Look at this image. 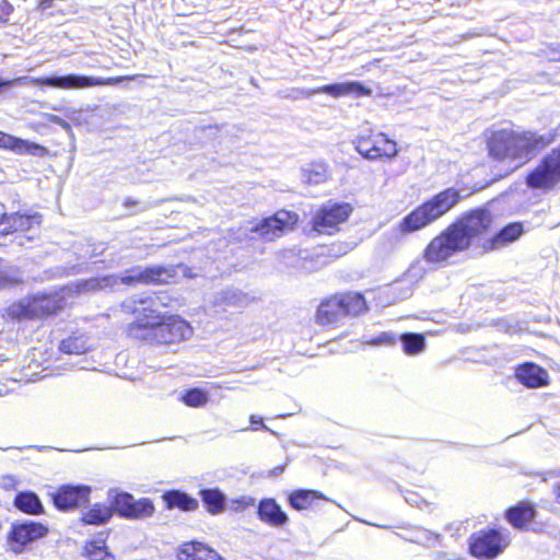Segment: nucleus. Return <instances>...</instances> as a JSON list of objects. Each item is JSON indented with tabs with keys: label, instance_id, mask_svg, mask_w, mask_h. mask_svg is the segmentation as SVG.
I'll return each instance as SVG.
<instances>
[{
	"label": "nucleus",
	"instance_id": "nucleus-1",
	"mask_svg": "<svg viewBox=\"0 0 560 560\" xmlns=\"http://www.w3.org/2000/svg\"><path fill=\"white\" fill-rule=\"evenodd\" d=\"M158 296H139L124 302V308L135 315L128 325V335L132 338L156 345H173L188 339L192 335L190 324L177 315L162 317L154 308Z\"/></svg>",
	"mask_w": 560,
	"mask_h": 560
},
{
	"label": "nucleus",
	"instance_id": "nucleus-2",
	"mask_svg": "<svg viewBox=\"0 0 560 560\" xmlns=\"http://www.w3.org/2000/svg\"><path fill=\"white\" fill-rule=\"evenodd\" d=\"M492 214L485 207L464 212L427 246L423 257L429 262H441L468 249L472 242L488 232Z\"/></svg>",
	"mask_w": 560,
	"mask_h": 560
},
{
	"label": "nucleus",
	"instance_id": "nucleus-3",
	"mask_svg": "<svg viewBox=\"0 0 560 560\" xmlns=\"http://www.w3.org/2000/svg\"><path fill=\"white\" fill-rule=\"evenodd\" d=\"M555 139L553 130L539 133L529 130L516 132L512 129H500L491 132L487 147L489 155L494 160L509 159L513 163L505 173L508 175L552 143Z\"/></svg>",
	"mask_w": 560,
	"mask_h": 560
},
{
	"label": "nucleus",
	"instance_id": "nucleus-4",
	"mask_svg": "<svg viewBox=\"0 0 560 560\" xmlns=\"http://www.w3.org/2000/svg\"><path fill=\"white\" fill-rule=\"evenodd\" d=\"M460 200V190L455 187H447L405 215L399 224L392 228L386 235L390 242L397 243L404 235L420 231L444 217Z\"/></svg>",
	"mask_w": 560,
	"mask_h": 560
},
{
	"label": "nucleus",
	"instance_id": "nucleus-5",
	"mask_svg": "<svg viewBox=\"0 0 560 560\" xmlns=\"http://www.w3.org/2000/svg\"><path fill=\"white\" fill-rule=\"evenodd\" d=\"M122 79L124 78L104 79L101 77L86 75L82 73L51 74L37 79L28 75L9 79L0 75V95L4 94L13 88L23 86L31 83L61 90H82L94 86L109 85L115 82H119Z\"/></svg>",
	"mask_w": 560,
	"mask_h": 560
},
{
	"label": "nucleus",
	"instance_id": "nucleus-6",
	"mask_svg": "<svg viewBox=\"0 0 560 560\" xmlns=\"http://www.w3.org/2000/svg\"><path fill=\"white\" fill-rule=\"evenodd\" d=\"M366 310L363 294L348 292L335 294L322 301L317 307L316 320L322 326H338L348 316H358Z\"/></svg>",
	"mask_w": 560,
	"mask_h": 560
},
{
	"label": "nucleus",
	"instance_id": "nucleus-7",
	"mask_svg": "<svg viewBox=\"0 0 560 560\" xmlns=\"http://www.w3.org/2000/svg\"><path fill=\"white\" fill-rule=\"evenodd\" d=\"M299 222V214L294 211L281 209L271 215L249 222L241 241L273 242L292 231Z\"/></svg>",
	"mask_w": 560,
	"mask_h": 560
},
{
	"label": "nucleus",
	"instance_id": "nucleus-8",
	"mask_svg": "<svg viewBox=\"0 0 560 560\" xmlns=\"http://www.w3.org/2000/svg\"><path fill=\"white\" fill-rule=\"evenodd\" d=\"M510 545L508 535L499 528H486L472 533L468 538V551L478 560H494Z\"/></svg>",
	"mask_w": 560,
	"mask_h": 560
},
{
	"label": "nucleus",
	"instance_id": "nucleus-9",
	"mask_svg": "<svg viewBox=\"0 0 560 560\" xmlns=\"http://www.w3.org/2000/svg\"><path fill=\"white\" fill-rule=\"evenodd\" d=\"M348 202H328L323 205L311 220L312 229L307 232L311 237L320 234L332 235L339 231V225L346 222L352 213Z\"/></svg>",
	"mask_w": 560,
	"mask_h": 560
},
{
	"label": "nucleus",
	"instance_id": "nucleus-10",
	"mask_svg": "<svg viewBox=\"0 0 560 560\" xmlns=\"http://www.w3.org/2000/svg\"><path fill=\"white\" fill-rule=\"evenodd\" d=\"M49 533L47 525L32 521H15L11 524L7 534V545L9 550L15 555H22L37 542L45 538Z\"/></svg>",
	"mask_w": 560,
	"mask_h": 560
},
{
	"label": "nucleus",
	"instance_id": "nucleus-11",
	"mask_svg": "<svg viewBox=\"0 0 560 560\" xmlns=\"http://www.w3.org/2000/svg\"><path fill=\"white\" fill-rule=\"evenodd\" d=\"M372 89L361 81L350 80L325 84L314 89H291L284 97L292 100L310 98L316 94H327L334 98L353 96L357 98L371 96Z\"/></svg>",
	"mask_w": 560,
	"mask_h": 560
},
{
	"label": "nucleus",
	"instance_id": "nucleus-12",
	"mask_svg": "<svg viewBox=\"0 0 560 560\" xmlns=\"http://www.w3.org/2000/svg\"><path fill=\"white\" fill-rule=\"evenodd\" d=\"M108 500L114 513L127 520L151 516L155 510L151 499H135L131 493L118 489L108 490Z\"/></svg>",
	"mask_w": 560,
	"mask_h": 560
},
{
	"label": "nucleus",
	"instance_id": "nucleus-13",
	"mask_svg": "<svg viewBox=\"0 0 560 560\" xmlns=\"http://www.w3.org/2000/svg\"><path fill=\"white\" fill-rule=\"evenodd\" d=\"M560 182V145L545 155L539 164L526 176L532 189H551Z\"/></svg>",
	"mask_w": 560,
	"mask_h": 560
},
{
	"label": "nucleus",
	"instance_id": "nucleus-14",
	"mask_svg": "<svg viewBox=\"0 0 560 560\" xmlns=\"http://www.w3.org/2000/svg\"><path fill=\"white\" fill-rule=\"evenodd\" d=\"M177 276V267L173 265L163 266H136L127 269L119 276L120 284H163L168 283Z\"/></svg>",
	"mask_w": 560,
	"mask_h": 560
},
{
	"label": "nucleus",
	"instance_id": "nucleus-15",
	"mask_svg": "<svg viewBox=\"0 0 560 560\" xmlns=\"http://www.w3.org/2000/svg\"><path fill=\"white\" fill-rule=\"evenodd\" d=\"M92 488L86 485H63L52 494V503L58 511L69 512L90 501Z\"/></svg>",
	"mask_w": 560,
	"mask_h": 560
},
{
	"label": "nucleus",
	"instance_id": "nucleus-16",
	"mask_svg": "<svg viewBox=\"0 0 560 560\" xmlns=\"http://www.w3.org/2000/svg\"><path fill=\"white\" fill-rule=\"evenodd\" d=\"M40 222L42 215L39 213H4L0 218V234L8 235L16 232H28L35 226H39Z\"/></svg>",
	"mask_w": 560,
	"mask_h": 560
},
{
	"label": "nucleus",
	"instance_id": "nucleus-17",
	"mask_svg": "<svg viewBox=\"0 0 560 560\" xmlns=\"http://www.w3.org/2000/svg\"><path fill=\"white\" fill-rule=\"evenodd\" d=\"M516 380L527 388H539L548 385V372L534 362H524L515 369Z\"/></svg>",
	"mask_w": 560,
	"mask_h": 560
},
{
	"label": "nucleus",
	"instance_id": "nucleus-18",
	"mask_svg": "<svg viewBox=\"0 0 560 560\" xmlns=\"http://www.w3.org/2000/svg\"><path fill=\"white\" fill-rule=\"evenodd\" d=\"M257 517L271 527H283L289 522L288 514L273 498H265L258 502Z\"/></svg>",
	"mask_w": 560,
	"mask_h": 560
},
{
	"label": "nucleus",
	"instance_id": "nucleus-19",
	"mask_svg": "<svg viewBox=\"0 0 560 560\" xmlns=\"http://www.w3.org/2000/svg\"><path fill=\"white\" fill-rule=\"evenodd\" d=\"M0 149H7L18 154H30L33 156H44L48 153V150L39 143L18 138L1 130Z\"/></svg>",
	"mask_w": 560,
	"mask_h": 560
},
{
	"label": "nucleus",
	"instance_id": "nucleus-20",
	"mask_svg": "<svg viewBox=\"0 0 560 560\" xmlns=\"http://www.w3.org/2000/svg\"><path fill=\"white\" fill-rule=\"evenodd\" d=\"M177 560H225L218 551L199 541L180 545Z\"/></svg>",
	"mask_w": 560,
	"mask_h": 560
},
{
	"label": "nucleus",
	"instance_id": "nucleus-21",
	"mask_svg": "<svg viewBox=\"0 0 560 560\" xmlns=\"http://www.w3.org/2000/svg\"><path fill=\"white\" fill-rule=\"evenodd\" d=\"M327 501L322 492L310 489H298L288 497L289 505L298 511L318 509L320 503Z\"/></svg>",
	"mask_w": 560,
	"mask_h": 560
},
{
	"label": "nucleus",
	"instance_id": "nucleus-22",
	"mask_svg": "<svg viewBox=\"0 0 560 560\" xmlns=\"http://www.w3.org/2000/svg\"><path fill=\"white\" fill-rule=\"evenodd\" d=\"M120 284L118 275H105L101 277H93L89 279L79 280L75 283L77 291L83 292H98V291H115Z\"/></svg>",
	"mask_w": 560,
	"mask_h": 560
},
{
	"label": "nucleus",
	"instance_id": "nucleus-23",
	"mask_svg": "<svg viewBox=\"0 0 560 560\" xmlns=\"http://www.w3.org/2000/svg\"><path fill=\"white\" fill-rule=\"evenodd\" d=\"M535 505L520 502L505 511L506 521L516 529H524L536 516Z\"/></svg>",
	"mask_w": 560,
	"mask_h": 560
},
{
	"label": "nucleus",
	"instance_id": "nucleus-24",
	"mask_svg": "<svg viewBox=\"0 0 560 560\" xmlns=\"http://www.w3.org/2000/svg\"><path fill=\"white\" fill-rule=\"evenodd\" d=\"M199 497L206 511L211 515H219L228 508V497L218 487L200 489Z\"/></svg>",
	"mask_w": 560,
	"mask_h": 560
},
{
	"label": "nucleus",
	"instance_id": "nucleus-25",
	"mask_svg": "<svg viewBox=\"0 0 560 560\" xmlns=\"http://www.w3.org/2000/svg\"><path fill=\"white\" fill-rule=\"evenodd\" d=\"M13 505L16 510L27 515L36 516L45 513L38 494L31 490L19 491L14 497Z\"/></svg>",
	"mask_w": 560,
	"mask_h": 560
},
{
	"label": "nucleus",
	"instance_id": "nucleus-26",
	"mask_svg": "<svg viewBox=\"0 0 560 560\" xmlns=\"http://www.w3.org/2000/svg\"><path fill=\"white\" fill-rule=\"evenodd\" d=\"M163 501L167 509H178L180 511L190 512L196 511L199 506V502L196 498L191 497L182 490H168L162 495Z\"/></svg>",
	"mask_w": 560,
	"mask_h": 560
},
{
	"label": "nucleus",
	"instance_id": "nucleus-27",
	"mask_svg": "<svg viewBox=\"0 0 560 560\" xmlns=\"http://www.w3.org/2000/svg\"><path fill=\"white\" fill-rule=\"evenodd\" d=\"M524 225L522 222H512L500 229L489 241L490 248L494 249L500 246L515 242L524 234Z\"/></svg>",
	"mask_w": 560,
	"mask_h": 560
},
{
	"label": "nucleus",
	"instance_id": "nucleus-28",
	"mask_svg": "<svg viewBox=\"0 0 560 560\" xmlns=\"http://www.w3.org/2000/svg\"><path fill=\"white\" fill-rule=\"evenodd\" d=\"M249 302L250 298L248 294L235 288H228L218 292L214 299V304L224 308H242L247 306Z\"/></svg>",
	"mask_w": 560,
	"mask_h": 560
},
{
	"label": "nucleus",
	"instance_id": "nucleus-29",
	"mask_svg": "<svg viewBox=\"0 0 560 560\" xmlns=\"http://www.w3.org/2000/svg\"><path fill=\"white\" fill-rule=\"evenodd\" d=\"M114 511L112 504L95 503L82 514V522L85 525L101 526L110 521Z\"/></svg>",
	"mask_w": 560,
	"mask_h": 560
},
{
	"label": "nucleus",
	"instance_id": "nucleus-30",
	"mask_svg": "<svg viewBox=\"0 0 560 560\" xmlns=\"http://www.w3.org/2000/svg\"><path fill=\"white\" fill-rule=\"evenodd\" d=\"M301 176L302 180L310 185L325 183L328 178L327 165L322 161L311 162L301 170Z\"/></svg>",
	"mask_w": 560,
	"mask_h": 560
},
{
	"label": "nucleus",
	"instance_id": "nucleus-31",
	"mask_svg": "<svg viewBox=\"0 0 560 560\" xmlns=\"http://www.w3.org/2000/svg\"><path fill=\"white\" fill-rule=\"evenodd\" d=\"M30 299L32 302L34 318H40L56 314L60 308L57 300L45 294L31 296Z\"/></svg>",
	"mask_w": 560,
	"mask_h": 560
},
{
	"label": "nucleus",
	"instance_id": "nucleus-32",
	"mask_svg": "<svg viewBox=\"0 0 560 560\" xmlns=\"http://www.w3.org/2000/svg\"><path fill=\"white\" fill-rule=\"evenodd\" d=\"M22 282L23 279L20 268L0 258V290L12 288Z\"/></svg>",
	"mask_w": 560,
	"mask_h": 560
},
{
	"label": "nucleus",
	"instance_id": "nucleus-33",
	"mask_svg": "<svg viewBox=\"0 0 560 560\" xmlns=\"http://www.w3.org/2000/svg\"><path fill=\"white\" fill-rule=\"evenodd\" d=\"M399 340L407 355H417L425 348V337L419 332H405L399 336Z\"/></svg>",
	"mask_w": 560,
	"mask_h": 560
},
{
	"label": "nucleus",
	"instance_id": "nucleus-34",
	"mask_svg": "<svg viewBox=\"0 0 560 560\" xmlns=\"http://www.w3.org/2000/svg\"><path fill=\"white\" fill-rule=\"evenodd\" d=\"M89 349L88 339L83 335L70 336L59 345V350L67 354H82L88 352Z\"/></svg>",
	"mask_w": 560,
	"mask_h": 560
},
{
	"label": "nucleus",
	"instance_id": "nucleus-35",
	"mask_svg": "<svg viewBox=\"0 0 560 560\" xmlns=\"http://www.w3.org/2000/svg\"><path fill=\"white\" fill-rule=\"evenodd\" d=\"M7 316L15 320L34 318L31 299H23L9 305Z\"/></svg>",
	"mask_w": 560,
	"mask_h": 560
},
{
	"label": "nucleus",
	"instance_id": "nucleus-36",
	"mask_svg": "<svg viewBox=\"0 0 560 560\" xmlns=\"http://www.w3.org/2000/svg\"><path fill=\"white\" fill-rule=\"evenodd\" d=\"M180 400L188 407L199 408L208 402L209 395L201 388L192 387L180 394Z\"/></svg>",
	"mask_w": 560,
	"mask_h": 560
},
{
	"label": "nucleus",
	"instance_id": "nucleus-37",
	"mask_svg": "<svg viewBox=\"0 0 560 560\" xmlns=\"http://www.w3.org/2000/svg\"><path fill=\"white\" fill-rule=\"evenodd\" d=\"M357 151L368 160H376L380 159V148L376 144V135L372 137H360L355 141Z\"/></svg>",
	"mask_w": 560,
	"mask_h": 560
},
{
	"label": "nucleus",
	"instance_id": "nucleus-38",
	"mask_svg": "<svg viewBox=\"0 0 560 560\" xmlns=\"http://www.w3.org/2000/svg\"><path fill=\"white\" fill-rule=\"evenodd\" d=\"M84 551L90 560H113V556L108 551L104 539L88 541Z\"/></svg>",
	"mask_w": 560,
	"mask_h": 560
},
{
	"label": "nucleus",
	"instance_id": "nucleus-39",
	"mask_svg": "<svg viewBox=\"0 0 560 560\" xmlns=\"http://www.w3.org/2000/svg\"><path fill=\"white\" fill-rule=\"evenodd\" d=\"M376 144L380 148V158L392 159L398 153L396 142L388 139L384 133L376 135Z\"/></svg>",
	"mask_w": 560,
	"mask_h": 560
},
{
	"label": "nucleus",
	"instance_id": "nucleus-40",
	"mask_svg": "<svg viewBox=\"0 0 560 560\" xmlns=\"http://www.w3.org/2000/svg\"><path fill=\"white\" fill-rule=\"evenodd\" d=\"M441 539V534L419 528L413 533L412 537L409 538V541L423 546H432L435 541H440Z\"/></svg>",
	"mask_w": 560,
	"mask_h": 560
},
{
	"label": "nucleus",
	"instance_id": "nucleus-41",
	"mask_svg": "<svg viewBox=\"0 0 560 560\" xmlns=\"http://www.w3.org/2000/svg\"><path fill=\"white\" fill-rule=\"evenodd\" d=\"M161 201H139L132 198H126L124 201V206L126 208L136 207L137 209L131 212V214H138L141 212H145L152 208L160 206Z\"/></svg>",
	"mask_w": 560,
	"mask_h": 560
},
{
	"label": "nucleus",
	"instance_id": "nucleus-42",
	"mask_svg": "<svg viewBox=\"0 0 560 560\" xmlns=\"http://www.w3.org/2000/svg\"><path fill=\"white\" fill-rule=\"evenodd\" d=\"M396 342V335L389 331H384L376 337L366 340L368 345L371 346H390Z\"/></svg>",
	"mask_w": 560,
	"mask_h": 560
},
{
	"label": "nucleus",
	"instance_id": "nucleus-43",
	"mask_svg": "<svg viewBox=\"0 0 560 560\" xmlns=\"http://www.w3.org/2000/svg\"><path fill=\"white\" fill-rule=\"evenodd\" d=\"M255 504V499L248 495L232 499L230 501V509L234 512H242Z\"/></svg>",
	"mask_w": 560,
	"mask_h": 560
},
{
	"label": "nucleus",
	"instance_id": "nucleus-44",
	"mask_svg": "<svg viewBox=\"0 0 560 560\" xmlns=\"http://www.w3.org/2000/svg\"><path fill=\"white\" fill-rule=\"evenodd\" d=\"M194 44V42L184 40L182 34H175L171 36V38L165 43V45L171 49L184 48L187 46H192Z\"/></svg>",
	"mask_w": 560,
	"mask_h": 560
},
{
	"label": "nucleus",
	"instance_id": "nucleus-45",
	"mask_svg": "<svg viewBox=\"0 0 560 560\" xmlns=\"http://www.w3.org/2000/svg\"><path fill=\"white\" fill-rule=\"evenodd\" d=\"M16 485H18V480L12 475L3 476L1 479V483H0L1 488L4 490H12L16 487Z\"/></svg>",
	"mask_w": 560,
	"mask_h": 560
},
{
	"label": "nucleus",
	"instance_id": "nucleus-46",
	"mask_svg": "<svg viewBox=\"0 0 560 560\" xmlns=\"http://www.w3.org/2000/svg\"><path fill=\"white\" fill-rule=\"evenodd\" d=\"M249 422L253 427V430H258V429H262V430H266V431H271L265 423H264V419L259 416H256V415H252L249 417Z\"/></svg>",
	"mask_w": 560,
	"mask_h": 560
},
{
	"label": "nucleus",
	"instance_id": "nucleus-47",
	"mask_svg": "<svg viewBox=\"0 0 560 560\" xmlns=\"http://www.w3.org/2000/svg\"><path fill=\"white\" fill-rule=\"evenodd\" d=\"M13 11V5L8 0L0 2V19L9 16Z\"/></svg>",
	"mask_w": 560,
	"mask_h": 560
},
{
	"label": "nucleus",
	"instance_id": "nucleus-48",
	"mask_svg": "<svg viewBox=\"0 0 560 560\" xmlns=\"http://www.w3.org/2000/svg\"><path fill=\"white\" fill-rule=\"evenodd\" d=\"M50 121L54 122V124L59 125L60 127H62L66 130H70L71 129L70 124L68 121H66L63 118L59 117V116L51 115Z\"/></svg>",
	"mask_w": 560,
	"mask_h": 560
},
{
	"label": "nucleus",
	"instance_id": "nucleus-49",
	"mask_svg": "<svg viewBox=\"0 0 560 560\" xmlns=\"http://www.w3.org/2000/svg\"><path fill=\"white\" fill-rule=\"evenodd\" d=\"M54 4V0H40L38 8L44 12L48 9H50Z\"/></svg>",
	"mask_w": 560,
	"mask_h": 560
},
{
	"label": "nucleus",
	"instance_id": "nucleus-50",
	"mask_svg": "<svg viewBox=\"0 0 560 560\" xmlns=\"http://www.w3.org/2000/svg\"><path fill=\"white\" fill-rule=\"evenodd\" d=\"M284 470V466H277L272 469V475L273 476H279L280 474H282Z\"/></svg>",
	"mask_w": 560,
	"mask_h": 560
},
{
	"label": "nucleus",
	"instance_id": "nucleus-51",
	"mask_svg": "<svg viewBox=\"0 0 560 560\" xmlns=\"http://www.w3.org/2000/svg\"><path fill=\"white\" fill-rule=\"evenodd\" d=\"M406 501H407L408 503H410V504H415V503H417V500H416L415 498H411V499L406 498Z\"/></svg>",
	"mask_w": 560,
	"mask_h": 560
}]
</instances>
